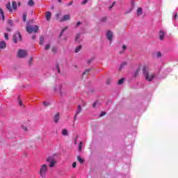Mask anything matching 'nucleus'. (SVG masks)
I'll return each mask as SVG.
<instances>
[{
    "mask_svg": "<svg viewBox=\"0 0 178 178\" xmlns=\"http://www.w3.org/2000/svg\"><path fill=\"white\" fill-rule=\"evenodd\" d=\"M142 72L143 76H145V80H147V81H149V83H151V81H152V80H154V79H155L156 76L155 74H149V67L146 65L143 67Z\"/></svg>",
    "mask_w": 178,
    "mask_h": 178,
    "instance_id": "obj_1",
    "label": "nucleus"
},
{
    "mask_svg": "<svg viewBox=\"0 0 178 178\" xmlns=\"http://www.w3.org/2000/svg\"><path fill=\"white\" fill-rule=\"evenodd\" d=\"M48 172V165L46 164H43L40 167V175L42 178H45L47 177V173Z\"/></svg>",
    "mask_w": 178,
    "mask_h": 178,
    "instance_id": "obj_2",
    "label": "nucleus"
},
{
    "mask_svg": "<svg viewBox=\"0 0 178 178\" xmlns=\"http://www.w3.org/2000/svg\"><path fill=\"white\" fill-rule=\"evenodd\" d=\"M12 7H10V2H8L6 4V8L9 12H13V10H17V3L16 1H13L12 2Z\"/></svg>",
    "mask_w": 178,
    "mask_h": 178,
    "instance_id": "obj_3",
    "label": "nucleus"
},
{
    "mask_svg": "<svg viewBox=\"0 0 178 178\" xmlns=\"http://www.w3.org/2000/svg\"><path fill=\"white\" fill-rule=\"evenodd\" d=\"M26 31L29 34H31V33H38V26H35L34 27L31 26H26Z\"/></svg>",
    "mask_w": 178,
    "mask_h": 178,
    "instance_id": "obj_4",
    "label": "nucleus"
},
{
    "mask_svg": "<svg viewBox=\"0 0 178 178\" xmlns=\"http://www.w3.org/2000/svg\"><path fill=\"white\" fill-rule=\"evenodd\" d=\"M47 162L49 163V168H54V166L56 165V161H55V159H54V158L52 157H48L47 159Z\"/></svg>",
    "mask_w": 178,
    "mask_h": 178,
    "instance_id": "obj_5",
    "label": "nucleus"
},
{
    "mask_svg": "<svg viewBox=\"0 0 178 178\" xmlns=\"http://www.w3.org/2000/svg\"><path fill=\"white\" fill-rule=\"evenodd\" d=\"M17 40L22 41V35L20 34V33H17V34L13 35V42H15V44H17Z\"/></svg>",
    "mask_w": 178,
    "mask_h": 178,
    "instance_id": "obj_6",
    "label": "nucleus"
},
{
    "mask_svg": "<svg viewBox=\"0 0 178 178\" xmlns=\"http://www.w3.org/2000/svg\"><path fill=\"white\" fill-rule=\"evenodd\" d=\"M19 58H26L27 56V51L19 49L18 51Z\"/></svg>",
    "mask_w": 178,
    "mask_h": 178,
    "instance_id": "obj_7",
    "label": "nucleus"
},
{
    "mask_svg": "<svg viewBox=\"0 0 178 178\" xmlns=\"http://www.w3.org/2000/svg\"><path fill=\"white\" fill-rule=\"evenodd\" d=\"M106 38H107V40H108V41H113V33H112L111 31H107Z\"/></svg>",
    "mask_w": 178,
    "mask_h": 178,
    "instance_id": "obj_8",
    "label": "nucleus"
},
{
    "mask_svg": "<svg viewBox=\"0 0 178 178\" xmlns=\"http://www.w3.org/2000/svg\"><path fill=\"white\" fill-rule=\"evenodd\" d=\"M45 17H46V20L47 21V22H49V20H51V16H52V14L51 13V11H47L46 13H45Z\"/></svg>",
    "mask_w": 178,
    "mask_h": 178,
    "instance_id": "obj_9",
    "label": "nucleus"
},
{
    "mask_svg": "<svg viewBox=\"0 0 178 178\" xmlns=\"http://www.w3.org/2000/svg\"><path fill=\"white\" fill-rule=\"evenodd\" d=\"M67 20H70V15H65L61 19H60V22H66Z\"/></svg>",
    "mask_w": 178,
    "mask_h": 178,
    "instance_id": "obj_10",
    "label": "nucleus"
},
{
    "mask_svg": "<svg viewBox=\"0 0 178 178\" xmlns=\"http://www.w3.org/2000/svg\"><path fill=\"white\" fill-rule=\"evenodd\" d=\"M81 111H82L81 106L78 105V108L74 115V120H76V118H77V115H79V113L81 112Z\"/></svg>",
    "mask_w": 178,
    "mask_h": 178,
    "instance_id": "obj_11",
    "label": "nucleus"
},
{
    "mask_svg": "<svg viewBox=\"0 0 178 178\" xmlns=\"http://www.w3.org/2000/svg\"><path fill=\"white\" fill-rule=\"evenodd\" d=\"M6 48V43L4 41L0 42V49Z\"/></svg>",
    "mask_w": 178,
    "mask_h": 178,
    "instance_id": "obj_12",
    "label": "nucleus"
},
{
    "mask_svg": "<svg viewBox=\"0 0 178 178\" xmlns=\"http://www.w3.org/2000/svg\"><path fill=\"white\" fill-rule=\"evenodd\" d=\"M59 118H60L59 113H57L54 116V123H58V122H59Z\"/></svg>",
    "mask_w": 178,
    "mask_h": 178,
    "instance_id": "obj_13",
    "label": "nucleus"
},
{
    "mask_svg": "<svg viewBox=\"0 0 178 178\" xmlns=\"http://www.w3.org/2000/svg\"><path fill=\"white\" fill-rule=\"evenodd\" d=\"M27 5L29 6L33 7V6H34V5H35V3L34 2V0H29Z\"/></svg>",
    "mask_w": 178,
    "mask_h": 178,
    "instance_id": "obj_14",
    "label": "nucleus"
},
{
    "mask_svg": "<svg viewBox=\"0 0 178 178\" xmlns=\"http://www.w3.org/2000/svg\"><path fill=\"white\" fill-rule=\"evenodd\" d=\"M141 15H143V8H141V7H139L137 9V16H141Z\"/></svg>",
    "mask_w": 178,
    "mask_h": 178,
    "instance_id": "obj_15",
    "label": "nucleus"
},
{
    "mask_svg": "<svg viewBox=\"0 0 178 178\" xmlns=\"http://www.w3.org/2000/svg\"><path fill=\"white\" fill-rule=\"evenodd\" d=\"M0 14L1 15L3 22H5V13H3V10H2V8H0Z\"/></svg>",
    "mask_w": 178,
    "mask_h": 178,
    "instance_id": "obj_16",
    "label": "nucleus"
},
{
    "mask_svg": "<svg viewBox=\"0 0 178 178\" xmlns=\"http://www.w3.org/2000/svg\"><path fill=\"white\" fill-rule=\"evenodd\" d=\"M165 37V33L163 31H160L159 38L161 41H163V38Z\"/></svg>",
    "mask_w": 178,
    "mask_h": 178,
    "instance_id": "obj_17",
    "label": "nucleus"
},
{
    "mask_svg": "<svg viewBox=\"0 0 178 178\" xmlns=\"http://www.w3.org/2000/svg\"><path fill=\"white\" fill-rule=\"evenodd\" d=\"M91 69H87L85 72H83L82 77H84V76H87V74H90Z\"/></svg>",
    "mask_w": 178,
    "mask_h": 178,
    "instance_id": "obj_18",
    "label": "nucleus"
},
{
    "mask_svg": "<svg viewBox=\"0 0 178 178\" xmlns=\"http://www.w3.org/2000/svg\"><path fill=\"white\" fill-rule=\"evenodd\" d=\"M44 37L40 36L39 39L40 45H42L44 44Z\"/></svg>",
    "mask_w": 178,
    "mask_h": 178,
    "instance_id": "obj_19",
    "label": "nucleus"
},
{
    "mask_svg": "<svg viewBox=\"0 0 178 178\" xmlns=\"http://www.w3.org/2000/svg\"><path fill=\"white\" fill-rule=\"evenodd\" d=\"M77 161L79 162V163H84V160L83 159H81V157L80 156H77Z\"/></svg>",
    "mask_w": 178,
    "mask_h": 178,
    "instance_id": "obj_20",
    "label": "nucleus"
},
{
    "mask_svg": "<svg viewBox=\"0 0 178 178\" xmlns=\"http://www.w3.org/2000/svg\"><path fill=\"white\" fill-rule=\"evenodd\" d=\"M127 65V63H126V62L121 63V65L120 66V70H122V69H123L124 67V66H126Z\"/></svg>",
    "mask_w": 178,
    "mask_h": 178,
    "instance_id": "obj_21",
    "label": "nucleus"
},
{
    "mask_svg": "<svg viewBox=\"0 0 178 178\" xmlns=\"http://www.w3.org/2000/svg\"><path fill=\"white\" fill-rule=\"evenodd\" d=\"M8 26H10V27H13V21L12 19H8L7 22Z\"/></svg>",
    "mask_w": 178,
    "mask_h": 178,
    "instance_id": "obj_22",
    "label": "nucleus"
},
{
    "mask_svg": "<svg viewBox=\"0 0 178 178\" xmlns=\"http://www.w3.org/2000/svg\"><path fill=\"white\" fill-rule=\"evenodd\" d=\"M81 50V46L76 47L75 49L76 54H77L78 52H80Z\"/></svg>",
    "mask_w": 178,
    "mask_h": 178,
    "instance_id": "obj_23",
    "label": "nucleus"
},
{
    "mask_svg": "<svg viewBox=\"0 0 178 178\" xmlns=\"http://www.w3.org/2000/svg\"><path fill=\"white\" fill-rule=\"evenodd\" d=\"M123 83H124V78H122L121 79H120V80L118 81V84L119 86H120V85H122Z\"/></svg>",
    "mask_w": 178,
    "mask_h": 178,
    "instance_id": "obj_24",
    "label": "nucleus"
},
{
    "mask_svg": "<svg viewBox=\"0 0 178 178\" xmlns=\"http://www.w3.org/2000/svg\"><path fill=\"white\" fill-rule=\"evenodd\" d=\"M58 91H59V92H60V94L61 95H63V93H64L65 92L63 91V89H62V86H59V87H58Z\"/></svg>",
    "mask_w": 178,
    "mask_h": 178,
    "instance_id": "obj_25",
    "label": "nucleus"
},
{
    "mask_svg": "<svg viewBox=\"0 0 178 178\" xmlns=\"http://www.w3.org/2000/svg\"><path fill=\"white\" fill-rule=\"evenodd\" d=\"M22 19H23V22H26V19H27V13H24L23 14Z\"/></svg>",
    "mask_w": 178,
    "mask_h": 178,
    "instance_id": "obj_26",
    "label": "nucleus"
},
{
    "mask_svg": "<svg viewBox=\"0 0 178 178\" xmlns=\"http://www.w3.org/2000/svg\"><path fill=\"white\" fill-rule=\"evenodd\" d=\"M51 51L53 52V54H56V52H58V48L57 47H52L51 48Z\"/></svg>",
    "mask_w": 178,
    "mask_h": 178,
    "instance_id": "obj_27",
    "label": "nucleus"
},
{
    "mask_svg": "<svg viewBox=\"0 0 178 178\" xmlns=\"http://www.w3.org/2000/svg\"><path fill=\"white\" fill-rule=\"evenodd\" d=\"M56 68L58 70V73H60V65H59V64H56Z\"/></svg>",
    "mask_w": 178,
    "mask_h": 178,
    "instance_id": "obj_28",
    "label": "nucleus"
},
{
    "mask_svg": "<svg viewBox=\"0 0 178 178\" xmlns=\"http://www.w3.org/2000/svg\"><path fill=\"white\" fill-rule=\"evenodd\" d=\"M139 73H140V69L138 68V69H137V70H136L134 76V77H137L138 75L139 74Z\"/></svg>",
    "mask_w": 178,
    "mask_h": 178,
    "instance_id": "obj_29",
    "label": "nucleus"
},
{
    "mask_svg": "<svg viewBox=\"0 0 178 178\" xmlns=\"http://www.w3.org/2000/svg\"><path fill=\"white\" fill-rule=\"evenodd\" d=\"M62 134L63 136H67V130L65 129H63Z\"/></svg>",
    "mask_w": 178,
    "mask_h": 178,
    "instance_id": "obj_30",
    "label": "nucleus"
},
{
    "mask_svg": "<svg viewBox=\"0 0 178 178\" xmlns=\"http://www.w3.org/2000/svg\"><path fill=\"white\" fill-rule=\"evenodd\" d=\"M33 59H34L33 57H31L29 61V66H31V65H33Z\"/></svg>",
    "mask_w": 178,
    "mask_h": 178,
    "instance_id": "obj_31",
    "label": "nucleus"
},
{
    "mask_svg": "<svg viewBox=\"0 0 178 178\" xmlns=\"http://www.w3.org/2000/svg\"><path fill=\"white\" fill-rule=\"evenodd\" d=\"M4 37H5L6 40H9V34H8V33H4Z\"/></svg>",
    "mask_w": 178,
    "mask_h": 178,
    "instance_id": "obj_32",
    "label": "nucleus"
},
{
    "mask_svg": "<svg viewBox=\"0 0 178 178\" xmlns=\"http://www.w3.org/2000/svg\"><path fill=\"white\" fill-rule=\"evenodd\" d=\"M19 106H22V108H24V105L22 102V100L19 99Z\"/></svg>",
    "mask_w": 178,
    "mask_h": 178,
    "instance_id": "obj_33",
    "label": "nucleus"
},
{
    "mask_svg": "<svg viewBox=\"0 0 178 178\" xmlns=\"http://www.w3.org/2000/svg\"><path fill=\"white\" fill-rule=\"evenodd\" d=\"M49 48H51V45L49 44H47L44 47V49H46V51H48V49H49Z\"/></svg>",
    "mask_w": 178,
    "mask_h": 178,
    "instance_id": "obj_34",
    "label": "nucleus"
},
{
    "mask_svg": "<svg viewBox=\"0 0 178 178\" xmlns=\"http://www.w3.org/2000/svg\"><path fill=\"white\" fill-rule=\"evenodd\" d=\"M111 81H112V80L110 78H108L106 79V84L109 85V84H111Z\"/></svg>",
    "mask_w": 178,
    "mask_h": 178,
    "instance_id": "obj_35",
    "label": "nucleus"
},
{
    "mask_svg": "<svg viewBox=\"0 0 178 178\" xmlns=\"http://www.w3.org/2000/svg\"><path fill=\"white\" fill-rule=\"evenodd\" d=\"M156 56L157 58H161L162 56V54L161 53V51L156 53Z\"/></svg>",
    "mask_w": 178,
    "mask_h": 178,
    "instance_id": "obj_36",
    "label": "nucleus"
},
{
    "mask_svg": "<svg viewBox=\"0 0 178 178\" xmlns=\"http://www.w3.org/2000/svg\"><path fill=\"white\" fill-rule=\"evenodd\" d=\"M43 105H44V106H49V102H43Z\"/></svg>",
    "mask_w": 178,
    "mask_h": 178,
    "instance_id": "obj_37",
    "label": "nucleus"
},
{
    "mask_svg": "<svg viewBox=\"0 0 178 178\" xmlns=\"http://www.w3.org/2000/svg\"><path fill=\"white\" fill-rule=\"evenodd\" d=\"M65 30H67V27H65V28L63 29V30L61 31L60 35H62L63 34V33H65Z\"/></svg>",
    "mask_w": 178,
    "mask_h": 178,
    "instance_id": "obj_38",
    "label": "nucleus"
},
{
    "mask_svg": "<svg viewBox=\"0 0 178 178\" xmlns=\"http://www.w3.org/2000/svg\"><path fill=\"white\" fill-rule=\"evenodd\" d=\"M87 2H88V0H83V1L81 2V5H86V3H87Z\"/></svg>",
    "mask_w": 178,
    "mask_h": 178,
    "instance_id": "obj_39",
    "label": "nucleus"
},
{
    "mask_svg": "<svg viewBox=\"0 0 178 178\" xmlns=\"http://www.w3.org/2000/svg\"><path fill=\"white\" fill-rule=\"evenodd\" d=\"M22 127L23 130H24V131H27V127L22 125Z\"/></svg>",
    "mask_w": 178,
    "mask_h": 178,
    "instance_id": "obj_40",
    "label": "nucleus"
},
{
    "mask_svg": "<svg viewBox=\"0 0 178 178\" xmlns=\"http://www.w3.org/2000/svg\"><path fill=\"white\" fill-rule=\"evenodd\" d=\"M77 166V163L76 162L72 163V168H75Z\"/></svg>",
    "mask_w": 178,
    "mask_h": 178,
    "instance_id": "obj_41",
    "label": "nucleus"
},
{
    "mask_svg": "<svg viewBox=\"0 0 178 178\" xmlns=\"http://www.w3.org/2000/svg\"><path fill=\"white\" fill-rule=\"evenodd\" d=\"M106 115V113L105 111H102L100 114V116H105Z\"/></svg>",
    "mask_w": 178,
    "mask_h": 178,
    "instance_id": "obj_42",
    "label": "nucleus"
},
{
    "mask_svg": "<svg viewBox=\"0 0 178 178\" xmlns=\"http://www.w3.org/2000/svg\"><path fill=\"white\" fill-rule=\"evenodd\" d=\"M116 3V1H114L112 4L111 6L109 7V9H112V8H113V6H115V4Z\"/></svg>",
    "mask_w": 178,
    "mask_h": 178,
    "instance_id": "obj_43",
    "label": "nucleus"
},
{
    "mask_svg": "<svg viewBox=\"0 0 178 178\" xmlns=\"http://www.w3.org/2000/svg\"><path fill=\"white\" fill-rule=\"evenodd\" d=\"M122 49L124 51L126 49H127V47H126V45H122Z\"/></svg>",
    "mask_w": 178,
    "mask_h": 178,
    "instance_id": "obj_44",
    "label": "nucleus"
},
{
    "mask_svg": "<svg viewBox=\"0 0 178 178\" xmlns=\"http://www.w3.org/2000/svg\"><path fill=\"white\" fill-rule=\"evenodd\" d=\"M97 106V102H94L93 104H92V107L93 108H95Z\"/></svg>",
    "mask_w": 178,
    "mask_h": 178,
    "instance_id": "obj_45",
    "label": "nucleus"
},
{
    "mask_svg": "<svg viewBox=\"0 0 178 178\" xmlns=\"http://www.w3.org/2000/svg\"><path fill=\"white\" fill-rule=\"evenodd\" d=\"M80 38V34H78L76 37V40H79Z\"/></svg>",
    "mask_w": 178,
    "mask_h": 178,
    "instance_id": "obj_46",
    "label": "nucleus"
},
{
    "mask_svg": "<svg viewBox=\"0 0 178 178\" xmlns=\"http://www.w3.org/2000/svg\"><path fill=\"white\" fill-rule=\"evenodd\" d=\"M83 147V142H80L79 147Z\"/></svg>",
    "mask_w": 178,
    "mask_h": 178,
    "instance_id": "obj_47",
    "label": "nucleus"
},
{
    "mask_svg": "<svg viewBox=\"0 0 178 178\" xmlns=\"http://www.w3.org/2000/svg\"><path fill=\"white\" fill-rule=\"evenodd\" d=\"M102 22H106V17H103L102 19Z\"/></svg>",
    "mask_w": 178,
    "mask_h": 178,
    "instance_id": "obj_48",
    "label": "nucleus"
},
{
    "mask_svg": "<svg viewBox=\"0 0 178 178\" xmlns=\"http://www.w3.org/2000/svg\"><path fill=\"white\" fill-rule=\"evenodd\" d=\"M7 31H8L9 33H10V31H12V29H10V28H6Z\"/></svg>",
    "mask_w": 178,
    "mask_h": 178,
    "instance_id": "obj_49",
    "label": "nucleus"
},
{
    "mask_svg": "<svg viewBox=\"0 0 178 178\" xmlns=\"http://www.w3.org/2000/svg\"><path fill=\"white\" fill-rule=\"evenodd\" d=\"M80 24H81V23L80 22L76 23V26H80Z\"/></svg>",
    "mask_w": 178,
    "mask_h": 178,
    "instance_id": "obj_50",
    "label": "nucleus"
},
{
    "mask_svg": "<svg viewBox=\"0 0 178 178\" xmlns=\"http://www.w3.org/2000/svg\"><path fill=\"white\" fill-rule=\"evenodd\" d=\"M32 40H35V35L32 36Z\"/></svg>",
    "mask_w": 178,
    "mask_h": 178,
    "instance_id": "obj_51",
    "label": "nucleus"
},
{
    "mask_svg": "<svg viewBox=\"0 0 178 178\" xmlns=\"http://www.w3.org/2000/svg\"><path fill=\"white\" fill-rule=\"evenodd\" d=\"M73 3V1H71L69 4L68 6H70V5H72Z\"/></svg>",
    "mask_w": 178,
    "mask_h": 178,
    "instance_id": "obj_52",
    "label": "nucleus"
},
{
    "mask_svg": "<svg viewBox=\"0 0 178 178\" xmlns=\"http://www.w3.org/2000/svg\"><path fill=\"white\" fill-rule=\"evenodd\" d=\"M176 17H177V13L175 14L174 19H176Z\"/></svg>",
    "mask_w": 178,
    "mask_h": 178,
    "instance_id": "obj_53",
    "label": "nucleus"
},
{
    "mask_svg": "<svg viewBox=\"0 0 178 178\" xmlns=\"http://www.w3.org/2000/svg\"><path fill=\"white\" fill-rule=\"evenodd\" d=\"M60 3H62V0H58Z\"/></svg>",
    "mask_w": 178,
    "mask_h": 178,
    "instance_id": "obj_54",
    "label": "nucleus"
},
{
    "mask_svg": "<svg viewBox=\"0 0 178 178\" xmlns=\"http://www.w3.org/2000/svg\"><path fill=\"white\" fill-rule=\"evenodd\" d=\"M18 5H19V6H20V5H21V3H20V2H19V3H18Z\"/></svg>",
    "mask_w": 178,
    "mask_h": 178,
    "instance_id": "obj_55",
    "label": "nucleus"
},
{
    "mask_svg": "<svg viewBox=\"0 0 178 178\" xmlns=\"http://www.w3.org/2000/svg\"><path fill=\"white\" fill-rule=\"evenodd\" d=\"M79 151H81V147H79Z\"/></svg>",
    "mask_w": 178,
    "mask_h": 178,
    "instance_id": "obj_56",
    "label": "nucleus"
}]
</instances>
